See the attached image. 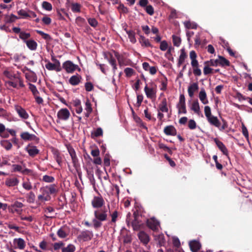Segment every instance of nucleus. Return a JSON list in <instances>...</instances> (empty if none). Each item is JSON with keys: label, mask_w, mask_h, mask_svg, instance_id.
<instances>
[{"label": "nucleus", "mask_w": 252, "mask_h": 252, "mask_svg": "<svg viewBox=\"0 0 252 252\" xmlns=\"http://www.w3.org/2000/svg\"><path fill=\"white\" fill-rule=\"evenodd\" d=\"M20 75L18 74H15L13 76L9 79V81L6 82V83L13 88H17V81L19 80Z\"/></svg>", "instance_id": "obj_19"}, {"label": "nucleus", "mask_w": 252, "mask_h": 252, "mask_svg": "<svg viewBox=\"0 0 252 252\" xmlns=\"http://www.w3.org/2000/svg\"><path fill=\"white\" fill-rule=\"evenodd\" d=\"M20 137L24 141H34L37 139V137L33 134H30L28 132H22Z\"/></svg>", "instance_id": "obj_13"}, {"label": "nucleus", "mask_w": 252, "mask_h": 252, "mask_svg": "<svg viewBox=\"0 0 252 252\" xmlns=\"http://www.w3.org/2000/svg\"><path fill=\"white\" fill-rule=\"evenodd\" d=\"M145 10H146V12L148 14H149L150 15H153V14L154 13V8L151 5L146 6V7L145 8Z\"/></svg>", "instance_id": "obj_61"}, {"label": "nucleus", "mask_w": 252, "mask_h": 252, "mask_svg": "<svg viewBox=\"0 0 252 252\" xmlns=\"http://www.w3.org/2000/svg\"><path fill=\"white\" fill-rule=\"evenodd\" d=\"M0 144L6 150H10L12 147L11 143L9 140H7L1 141Z\"/></svg>", "instance_id": "obj_40"}, {"label": "nucleus", "mask_w": 252, "mask_h": 252, "mask_svg": "<svg viewBox=\"0 0 252 252\" xmlns=\"http://www.w3.org/2000/svg\"><path fill=\"white\" fill-rule=\"evenodd\" d=\"M190 108L198 116L201 115L202 117L203 116L200 111V108L198 100L193 101L191 104Z\"/></svg>", "instance_id": "obj_17"}, {"label": "nucleus", "mask_w": 252, "mask_h": 252, "mask_svg": "<svg viewBox=\"0 0 252 252\" xmlns=\"http://www.w3.org/2000/svg\"><path fill=\"white\" fill-rule=\"evenodd\" d=\"M144 92L146 96L149 98H154L156 97L157 85L154 82L150 83L149 86L146 85L144 88Z\"/></svg>", "instance_id": "obj_3"}, {"label": "nucleus", "mask_w": 252, "mask_h": 252, "mask_svg": "<svg viewBox=\"0 0 252 252\" xmlns=\"http://www.w3.org/2000/svg\"><path fill=\"white\" fill-rule=\"evenodd\" d=\"M22 187L27 190H30L32 189V183L29 180L24 181L22 183Z\"/></svg>", "instance_id": "obj_50"}, {"label": "nucleus", "mask_w": 252, "mask_h": 252, "mask_svg": "<svg viewBox=\"0 0 252 252\" xmlns=\"http://www.w3.org/2000/svg\"><path fill=\"white\" fill-rule=\"evenodd\" d=\"M43 181L46 183H52L54 181V178L51 176L44 175L43 176Z\"/></svg>", "instance_id": "obj_58"}, {"label": "nucleus", "mask_w": 252, "mask_h": 252, "mask_svg": "<svg viewBox=\"0 0 252 252\" xmlns=\"http://www.w3.org/2000/svg\"><path fill=\"white\" fill-rule=\"evenodd\" d=\"M164 133L167 135L175 136L177 134V130L172 125L165 126L163 130Z\"/></svg>", "instance_id": "obj_15"}, {"label": "nucleus", "mask_w": 252, "mask_h": 252, "mask_svg": "<svg viewBox=\"0 0 252 252\" xmlns=\"http://www.w3.org/2000/svg\"><path fill=\"white\" fill-rule=\"evenodd\" d=\"M93 223V226L94 228L96 229L100 227L102 225L101 221L100 220H98L97 219L94 217V218L92 220Z\"/></svg>", "instance_id": "obj_55"}, {"label": "nucleus", "mask_w": 252, "mask_h": 252, "mask_svg": "<svg viewBox=\"0 0 252 252\" xmlns=\"http://www.w3.org/2000/svg\"><path fill=\"white\" fill-rule=\"evenodd\" d=\"M188 127L190 129H194L196 127V122L193 120H190L189 121Z\"/></svg>", "instance_id": "obj_64"}, {"label": "nucleus", "mask_w": 252, "mask_h": 252, "mask_svg": "<svg viewBox=\"0 0 252 252\" xmlns=\"http://www.w3.org/2000/svg\"><path fill=\"white\" fill-rule=\"evenodd\" d=\"M103 134V130L101 128L98 127L93 132H92L91 135L92 137H97L102 136Z\"/></svg>", "instance_id": "obj_44"}, {"label": "nucleus", "mask_w": 252, "mask_h": 252, "mask_svg": "<svg viewBox=\"0 0 252 252\" xmlns=\"http://www.w3.org/2000/svg\"><path fill=\"white\" fill-rule=\"evenodd\" d=\"M25 43L30 50L34 51L36 49L37 44L34 40H28L27 41H25Z\"/></svg>", "instance_id": "obj_30"}, {"label": "nucleus", "mask_w": 252, "mask_h": 252, "mask_svg": "<svg viewBox=\"0 0 252 252\" xmlns=\"http://www.w3.org/2000/svg\"><path fill=\"white\" fill-rule=\"evenodd\" d=\"M82 80V77L78 74L72 76L69 79V83L72 86H77Z\"/></svg>", "instance_id": "obj_18"}, {"label": "nucleus", "mask_w": 252, "mask_h": 252, "mask_svg": "<svg viewBox=\"0 0 252 252\" xmlns=\"http://www.w3.org/2000/svg\"><path fill=\"white\" fill-rule=\"evenodd\" d=\"M124 72L127 77H130L134 74V70L132 68L126 67L125 69Z\"/></svg>", "instance_id": "obj_52"}, {"label": "nucleus", "mask_w": 252, "mask_h": 252, "mask_svg": "<svg viewBox=\"0 0 252 252\" xmlns=\"http://www.w3.org/2000/svg\"><path fill=\"white\" fill-rule=\"evenodd\" d=\"M9 135L15 137L16 136V131L13 129L6 128L3 132L0 134V136L4 138H6L9 136Z\"/></svg>", "instance_id": "obj_21"}, {"label": "nucleus", "mask_w": 252, "mask_h": 252, "mask_svg": "<svg viewBox=\"0 0 252 252\" xmlns=\"http://www.w3.org/2000/svg\"><path fill=\"white\" fill-rule=\"evenodd\" d=\"M68 234L67 229L65 227H61L57 231V235L61 238H65L68 235Z\"/></svg>", "instance_id": "obj_31"}, {"label": "nucleus", "mask_w": 252, "mask_h": 252, "mask_svg": "<svg viewBox=\"0 0 252 252\" xmlns=\"http://www.w3.org/2000/svg\"><path fill=\"white\" fill-rule=\"evenodd\" d=\"M168 48V44L166 41L163 40L160 42V49L161 51H165Z\"/></svg>", "instance_id": "obj_63"}, {"label": "nucleus", "mask_w": 252, "mask_h": 252, "mask_svg": "<svg viewBox=\"0 0 252 252\" xmlns=\"http://www.w3.org/2000/svg\"><path fill=\"white\" fill-rule=\"evenodd\" d=\"M204 113L208 122L211 125L217 127H219L220 122L216 116L212 115L211 108L209 106L204 107Z\"/></svg>", "instance_id": "obj_1"}, {"label": "nucleus", "mask_w": 252, "mask_h": 252, "mask_svg": "<svg viewBox=\"0 0 252 252\" xmlns=\"http://www.w3.org/2000/svg\"><path fill=\"white\" fill-rule=\"evenodd\" d=\"M52 60L55 62V63H53L46 60L45 61V62H47L45 64V67L49 70H56L57 72L61 71L62 67L60 61L55 59H53Z\"/></svg>", "instance_id": "obj_6"}, {"label": "nucleus", "mask_w": 252, "mask_h": 252, "mask_svg": "<svg viewBox=\"0 0 252 252\" xmlns=\"http://www.w3.org/2000/svg\"><path fill=\"white\" fill-rule=\"evenodd\" d=\"M187 55L184 49H182L181 50V54L179 56L178 62V66H180L182 63H183L185 62V59L187 58Z\"/></svg>", "instance_id": "obj_33"}, {"label": "nucleus", "mask_w": 252, "mask_h": 252, "mask_svg": "<svg viewBox=\"0 0 252 252\" xmlns=\"http://www.w3.org/2000/svg\"><path fill=\"white\" fill-rule=\"evenodd\" d=\"M42 7L44 9L49 11H51L53 8L52 4L46 1H44L42 3Z\"/></svg>", "instance_id": "obj_47"}, {"label": "nucleus", "mask_w": 252, "mask_h": 252, "mask_svg": "<svg viewBox=\"0 0 252 252\" xmlns=\"http://www.w3.org/2000/svg\"><path fill=\"white\" fill-rule=\"evenodd\" d=\"M27 202L30 203H33L34 202L35 196L34 193L31 191L26 195Z\"/></svg>", "instance_id": "obj_42"}, {"label": "nucleus", "mask_w": 252, "mask_h": 252, "mask_svg": "<svg viewBox=\"0 0 252 252\" xmlns=\"http://www.w3.org/2000/svg\"><path fill=\"white\" fill-rule=\"evenodd\" d=\"M219 58L218 59V64H220L222 66H228L229 65V62L228 60L221 56H219Z\"/></svg>", "instance_id": "obj_45"}, {"label": "nucleus", "mask_w": 252, "mask_h": 252, "mask_svg": "<svg viewBox=\"0 0 252 252\" xmlns=\"http://www.w3.org/2000/svg\"><path fill=\"white\" fill-rule=\"evenodd\" d=\"M75 23L79 27L84 26L85 24V20L81 17H77L75 20Z\"/></svg>", "instance_id": "obj_54"}, {"label": "nucleus", "mask_w": 252, "mask_h": 252, "mask_svg": "<svg viewBox=\"0 0 252 252\" xmlns=\"http://www.w3.org/2000/svg\"><path fill=\"white\" fill-rule=\"evenodd\" d=\"M96 65L98 66L101 72L104 73H106V70L108 69L107 66L104 64L96 63Z\"/></svg>", "instance_id": "obj_62"}, {"label": "nucleus", "mask_w": 252, "mask_h": 252, "mask_svg": "<svg viewBox=\"0 0 252 252\" xmlns=\"http://www.w3.org/2000/svg\"><path fill=\"white\" fill-rule=\"evenodd\" d=\"M36 32L40 34L43 38L47 40H51V38L49 34L44 33L43 32L39 30H36Z\"/></svg>", "instance_id": "obj_53"}, {"label": "nucleus", "mask_w": 252, "mask_h": 252, "mask_svg": "<svg viewBox=\"0 0 252 252\" xmlns=\"http://www.w3.org/2000/svg\"><path fill=\"white\" fill-rule=\"evenodd\" d=\"M179 113L186 114L185 97L183 94H181L179 98V102L177 105Z\"/></svg>", "instance_id": "obj_8"}, {"label": "nucleus", "mask_w": 252, "mask_h": 252, "mask_svg": "<svg viewBox=\"0 0 252 252\" xmlns=\"http://www.w3.org/2000/svg\"><path fill=\"white\" fill-rule=\"evenodd\" d=\"M31 37V34L28 32H21L19 34V37L22 39L24 42L25 43V41H27L28 39H29Z\"/></svg>", "instance_id": "obj_46"}, {"label": "nucleus", "mask_w": 252, "mask_h": 252, "mask_svg": "<svg viewBox=\"0 0 252 252\" xmlns=\"http://www.w3.org/2000/svg\"><path fill=\"white\" fill-rule=\"evenodd\" d=\"M160 85L159 86L160 90L161 91H165L167 89V79L165 77H163L160 79Z\"/></svg>", "instance_id": "obj_39"}, {"label": "nucleus", "mask_w": 252, "mask_h": 252, "mask_svg": "<svg viewBox=\"0 0 252 252\" xmlns=\"http://www.w3.org/2000/svg\"><path fill=\"white\" fill-rule=\"evenodd\" d=\"M46 187L50 194H53L57 192L56 186L55 184L50 185Z\"/></svg>", "instance_id": "obj_57"}, {"label": "nucleus", "mask_w": 252, "mask_h": 252, "mask_svg": "<svg viewBox=\"0 0 252 252\" xmlns=\"http://www.w3.org/2000/svg\"><path fill=\"white\" fill-rule=\"evenodd\" d=\"M13 243L16 248H18L20 250H23L26 246L25 242L22 238L14 239L13 240Z\"/></svg>", "instance_id": "obj_22"}, {"label": "nucleus", "mask_w": 252, "mask_h": 252, "mask_svg": "<svg viewBox=\"0 0 252 252\" xmlns=\"http://www.w3.org/2000/svg\"><path fill=\"white\" fill-rule=\"evenodd\" d=\"M108 212L110 213L109 204H107V208L104 207L103 208L96 209L94 211V216L100 221H104L107 220Z\"/></svg>", "instance_id": "obj_2"}, {"label": "nucleus", "mask_w": 252, "mask_h": 252, "mask_svg": "<svg viewBox=\"0 0 252 252\" xmlns=\"http://www.w3.org/2000/svg\"><path fill=\"white\" fill-rule=\"evenodd\" d=\"M14 109L19 118L23 120H27L29 118V115L25 108L21 106L16 104L14 105Z\"/></svg>", "instance_id": "obj_7"}, {"label": "nucleus", "mask_w": 252, "mask_h": 252, "mask_svg": "<svg viewBox=\"0 0 252 252\" xmlns=\"http://www.w3.org/2000/svg\"><path fill=\"white\" fill-rule=\"evenodd\" d=\"M5 22L8 23H11L15 22L17 19H18V17L16 15L11 14L10 15H5Z\"/></svg>", "instance_id": "obj_37"}, {"label": "nucleus", "mask_w": 252, "mask_h": 252, "mask_svg": "<svg viewBox=\"0 0 252 252\" xmlns=\"http://www.w3.org/2000/svg\"><path fill=\"white\" fill-rule=\"evenodd\" d=\"M64 246V243L62 242H60L58 243H55L53 245L54 250L55 251L59 250L60 249H62L63 247Z\"/></svg>", "instance_id": "obj_59"}, {"label": "nucleus", "mask_w": 252, "mask_h": 252, "mask_svg": "<svg viewBox=\"0 0 252 252\" xmlns=\"http://www.w3.org/2000/svg\"><path fill=\"white\" fill-rule=\"evenodd\" d=\"M126 33L128 35V37L130 41L132 43H135L136 42L135 38V34L134 31L132 30H126L125 29Z\"/></svg>", "instance_id": "obj_35"}, {"label": "nucleus", "mask_w": 252, "mask_h": 252, "mask_svg": "<svg viewBox=\"0 0 252 252\" xmlns=\"http://www.w3.org/2000/svg\"><path fill=\"white\" fill-rule=\"evenodd\" d=\"M25 150L28 152L29 155L31 157H34L37 155L39 151L37 149L36 146L28 145L25 148Z\"/></svg>", "instance_id": "obj_14"}, {"label": "nucleus", "mask_w": 252, "mask_h": 252, "mask_svg": "<svg viewBox=\"0 0 252 252\" xmlns=\"http://www.w3.org/2000/svg\"><path fill=\"white\" fill-rule=\"evenodd\" d=\"M139 42L142 47H152V45L150 43L148 39L146 38L143 36H141L139 39Z\"/></svg>", "instance_id": "obj_34"}, {"label": "nucleus", "mask_w": 252, "mask_h": 252, "mask_svg": "<svg viewBox=\"0 0 252 252\" xmlns=\"http://www.w3.org/2000/svg\"><path fill=\"white\" fill-rule=\"evenodd\" d=\"M75 250V246L73 244H69L66 247L62 248V252H74Z\"/></svg>", "instance_id": "obj_36"}, {"label": "nucleus", "mask_w": 252, "mask_h": 252, "mask_svg": "<svg viewBox=\"0 0 252 252\" xmlns=\"http://www.w3.org/2000/svg\"><path fill=\"white\" fill-rule=\"evenodd\" d=\"M13 171L14 172H20L23 174L28 175L32 173V170L26 168L25 166L19 164L12 165Z\"/></svg>", "instance_id": "obj_9"}, {"label": "nucleus", "mask_w": 252, "mask_h": 252, "mask_svg": "<svg viewBox=\"0 0 252 252\" xmlns=\"http://www.w3.org/2000/svg\"><path fill=\"white\" fill-rule=\"evenodd\" d=\"M70 115V112L67 108H62L57 113L58 118L63 121L67 120Z\"/></svg>", "instance_id": "obj_11"}, {"label": "nucleus", "mask_w": 252, "mask_h": 252, "mask_svg": "<svg viewBox=\"0 0 252 252\" xmlns=\"http://www.w3.org/2000/svg\"><path fill=\"white\" fill-rule=\"evenodd\" d=\"M68 152L71 158L74 165L75 166L78 162V158L76 156L75 150L72 148H68Z\"/></svg>", "instance_id": "obj_29"}, {"label": "nucleus", "mask_w": 252, "mask_h": 252, "mask_svg": "<svg viewBox=\"0 0 252 252\" xmlns=\"http://www.w3.org/2000/svg\"><path fill=\"white\" fill-rule=\"evenodd\" d=\"M19 180L15 177L7 178L5 181V185L8 187H13L17 186Z\"/></svg>", "instance_id": "obj_16"}, {"label": "nucleus", "mask_w": 252, "mask_h": 252, "mask_svg": "<svg viewBox=\"0 0 252 252\" xmlns=\"http://www.w3.org/2000/svg\"><path fill=\"white\" fill-rule=\"evenodd\" d=\"M81 5L78 3H73L71 4V10L73 12H79L80 11Z\"/></svg>", "instance_id": "obj_51"}, {"label": "nucleus", "mask_w": 252, "mask_h": 252, "mask_svg": "<svg viewBox=\"0 0 252 252\" xmlns=\"http://www.w3.org/2000/svg\"><path fill=\"white\" fill-rule=\"evenodd\" d=\"M198 90V85L197 83H193L191 84L189 87L188 89V92L189 95L190 97H192L194 95V94L195 92Z\"/></svg>", "instance_id": "obj_25"}, {"label": "nucleus", "mask_w": 252, "mask_h": 252, "mask_svg": "<svg viewBox=\"0 0 252 252\" xmlns=\"http://www.w3.org/2000/svg\"><path fill=\"white\" fill-rule=\"evenodd\" d=\"M111 217V220L108 222L109 225H111L114 227L116 226V222L118 220L119 213L117 210H115L112 213H109Z\"/></svg>", "instance_id": "obj_20"}, {"label": "nucleus", "mask_w": 252, "mask_h": 252, "mask_svg": "<svg viewBox=\"0 0 252 252\" xmlns=\"http://www.w3.org/2000/svg\"><path fill=\"white\" fill-rule=\"evenodd\" d=\"M138 238L140 241L144 244L146 245L149 242V237L147 234L144 231H140L138 235Z\"/></svg>", "instance_id": "obj_26"}, {"label": "nucleus", "mask_w": 252, "mask_h": 252, "mask_svg": "<svg viewBox=\"0 0 252 252\" xmlns=\"http://www.w3.org/2000/svg\"><path fill=\"white\" fill-rule=\"evenodd\" d=\"M106 58L107 59L109 63L112 65L113 67V71L114 73H115L117 69L116 60L112 57V55L110 56L109 58H107L106 57Z\"/></svg>", "instance_id": "obj_38"}, {"label": "nucleus", "mask_w": 252, "mask_h": 252, "mask_svg": "<svg viewBox=\"0 0 252 252\" xmlns=\"http://www.w3.org/2000/svg\"><path fill=\"white\" fill-rule=\"evenodd\" d=\"M173 42L174 46L179 47L181 42V40L180 37L173 35H172Z\"/></svg>", "instance_id": "obj_48"}, {"label": "nucleus", "mask_w": 252, "mask_h": 252, "mask_svg": "<svg viewBox=\"0 0 252 252\" xmlns=\"http://www.w3.org/2000/svg\"><path fill=\"white\" fill-rule=\"evenodd\" d=\"M214 141L215 142L219 149L222 152V153L224 155L227 156L228 155V151L223 143L217 138L214 139Z\"/></svg>", "instance_id": "obj_24"}, {"label": "nucleus", "mask_w": 252, "mask_h": 252, "mask_svg": "<svg viewBox=\"0 0 252 252\" xmlns=\"http://www.w3.org/2000/svg\"><path fill=\"white\" fill-rule=\"evenodd\" d=\"M62 67L68 73H72L75 70L81 71L80 68L77 64L73 63L72 62L69 60L63 63Z\"/></svg>", "instance_id": "obj_4"}, {"label": "nucleus", "mask_w": 252, "mask_h": 252, "mask_svg": "<svg viewBox=\"0 0 252 252\" xmlns=\"http://www.w3.org/2000/svg\"><path fill=\"white\" fill-rule=\"evenodd\" d=\"M24 206L22 202L19 201H15L13 204L11 205V207L15 208V212L19 213V211L18 208H22Z\"/></svg>", "instance_id": "obj_43"}, {"label": "nucleus", "mask_w": 252, "mask_h": 252, "mask_svg": "<svg viewBox=\"0 0 252 252\" xmlns=\"http://www.w3.org/2000/svg\"><path fill=\"white\" fill-rule=\"evenodd\" d=\"M50 195H44L42 193L38 195V199L41 201H46L49 200Z\"/></svg>", "instance_id": "obj_60"}, {"label": "nucleus", "mask_w": 252, "mask_h": 252, "mask_svg": "<svg viewBox=\"0 0 252 252\" xmlns=\"http://www.w3.org/2000/svg\"><path fill=\"white\" fill-rule=\"evenodd\" d=\"M3 74L5 77H6V78H7L8 79H9L15 73H14L11 70H10L8 68H7L3 71Z\"/></svg>", "instance_id": "obj_49"}, {"label": "nucleus", "mask_w": 252, "mask_h": 252, "mask_svg": "<svg viewBox=\"0 0 252 252\" xmlns=\"http://www.w3.org/2000/svg\"><path fill=\"white\" fill-rule=\"evenodd\" d=\"M184 24L187 29H196L197 28V24L194 22H191L189 21H185Z\"/></svg>", "instance_id": "obj_41"}, {"label": "nucleus", "mask_w": 252, "mask_h": 252, "mask_svg": "<svg viewBox=\"0 0 252 252\" xmlns=\"http://www.w3.org/2000/svg\"><path fill=\"white\" fill-rule=\"evenodd\" d=\"M94 236L93 232L92 231L86 230L82 231L78 236V238L83 241L91 240Z\"/></svg>", "instance_id": "obj_10"}, {"label": "nucleus", "mask_w": 252, "mask_h": 252, "mask_svg": "<svg viewBox=\"0 0 252 252\" xmlns=\"http://www.w3.org/2000/svg\"><path fill=\"white\" fill-rule=\"evenodd\" d=\"M189 246L191 250L193 252L198 251L201 247V245L199 242L195 240L190 241Z\"/></svg>", "instance_id": "obj_27"}, {"label": "nucleus", "mask_w": 252, "mask_h": 252, "mask_svg": "<svg viewBox=\"0 0 252 252\" xmlns=\"http://www.w3.org/2000/svg\"><path fill=\"white\" fill-rule=\"evenodd\" d=\"M199 98L203 104H207L209 103L207 94L204 88H202L199 93Z\"/></svg>", "instance_id": "obj_23"}, {"label": "nucleus", "mask_w": 252, "mask_h": 252, "mask_svg": "<svg viewBox=\"0 0 252 252\" xmlns=\"http://www.w3.org/2000/svg\"><path fill=\"white\" fill-rule=\"evenodd\" d=\"M105 204V201L100 194L94 196L91 201V204L94 208L99 209Z\"/></svg>", "instance_id": "obj_5"}, {"label": "nucleus", "mask_w": 252, "mask_h": 252, "mask_svg": "<svg viewBox=\"0 0 252 252\" xmlns=\"http://www.w3.org/2000/svg\"><path fill=\"white\" fill-rule=\"evenodd\" d=\"M85 115L87 118H88L89 117L90 114L92 112L91 104L89 100H87L85 102Z\"/></svg>", "instance_id": "obj_32"}, {"label": "nucleus", "mask_w": 252, "mask_h": 252, "mask_svg": "<svg viewBox=\"0 0 252 252\" xmlns=\"http://www.w3.org/2000/svg\"><path fill=\"white\" fill-rule=\"evenodd\" d=\"M148 226L153 230H157L159 227V222L154 218L147 220Z\"/></svg>", "instance_id": "obj_12"}, {"label": "nucleus", "mask_w": 252, "mask_h": 252, "mask_svg": "<svg viewBox=\"0 0 252 252\" xmlns=\"http://www.w3.org/2000/svg\"><path fill=\"white\" fill-rule=\"evenodd\" d=\"M29 89L32 91L33 95H37L39 94L36 86L33 84H29Z\"/></svg>", "instance_id": "obj_56"}, {"label": "nucleus", "mask_w": 252, "mask_h": 252, "mask_svg": "<svg viewBox=\"0 0 252 252\" xmlns=\"http://www.w3.org/2000/svg\"><path fill=\"white\" fill-rule=\"evenodd\" d=\"M161 112H168L167 100L166 98H163L158 105V110Z\"/></svg>", "instance_id": "obj_28"}]
</instances>
